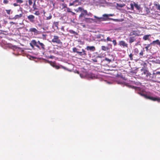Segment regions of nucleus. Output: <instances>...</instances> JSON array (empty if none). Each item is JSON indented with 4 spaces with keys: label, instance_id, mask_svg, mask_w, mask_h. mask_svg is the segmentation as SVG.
Here are the masks:
<instances>
[{
    "label": "nucleus",
    "instance_id": "9d476101",
    "mask_svg": "<svg viewBox=\"0 0 160 160\" xmlns=\"http://www.w3.org/2000/svg\"><path fill=\"white\" fill-rule=\"evenodd\" d=\"M82 51H78V54L80 56H86L87 54L86 53V52L84 49H82L81 50Z\"/></svg>",
    "mask_w": 160,
    "mask_h": 160
},
{
    "label": "nucleus",
    "instance_id": "aec40b11",
    "mask_svg": "<svg viewBox=\"0 0 160 160\" xmlns=\"http://www.w3.org/2000/svg\"><path fill=\"white\" fill-rule=\"evenodd\" d=\"M22 13L20 14L19 15H16L14 16L13 18L14 19L19 18H20L21 17H22Z\"/></svg>",
    "mask_w": 160,
    "mask_h": 160
},
{
    "label": "nucleus",
    "instance_id": "dca6fc26",
    "mask_svg": "<svg viewBox=\"0 0 160 160\" xmlns=\"http://www.w3.org/2000/svg\"><path fill=\"white\" fill-rule=\"evenodd\" d=\"M159 42V40L157 39L156 40L152 41V42L151 43V44L153 45V46H155L156 45H158Z\"/></svg>",
    "mask_w": 160,
    "mask_h": 160
},
{
    "label": "nucleus",
    "instance_id": "4468645a",
    "mask_svg": "<svg viewBox=\"0 0 160 160\" xmlns=\"http://www.w3.org/2000/svg\"><path fill=\"white\" fill-rule=\"evenodd\" d=\"M151 37L150 34L146 35L143 36V39L144 40H149L150 38Z\"/></svg>",
    "mask_w": 160,
    "mask_h": 160
},
{
    "label": "nucleus",
    "instance_id": "338daca9",
    "mask_svg": "<svg viewBox=\"0 0 160 160\" xmlns=\"http://www.w3.org/2000/svg\"><path fill=\"white\" fill-rule=\"evenodd\" d=\"M43 12H44V13L45 14V12H44V10H43Z\"/></svg>",
    "mask_w": 160,
    "mask_h": 160
},
{
    "label": "nucleus",
    "instance_id": "bb28decb",
    "mask_svg": "<svg viewBox=\"0 0 160 160\" xmlns=\"http://www.w3.org/2000/svg\"><path fill=\"white\" fill-rule=\"evenodd\" d=\"M134 52L136 55H137L139 52L138 49L137 48H135L134 49Z\"/></svg>",
    "mask_w": 160,
    "mask_h": 160
},
{
    "label": "nucleus",
    "instance_id": "6e6d98bb",
    "mask_svg": "<svg viewBox=\"0 0 160 160\" xmlns=\"http://www.w3.org/2000/svg\"><path fill=\"white\" fill-rule=\"evenodd\" d=\"M10 23L11 24H15V22H10Z\"/></svg>",
    "mask_w": 160,
    "mask_h": 160
},
{
    "label": "nucleus",
    "instance_id": "4be33fe9",
    "mask_svg": "<svg viewBox=\"0 0 160 160\" xmlns=\"http://www.w3.org/2000/svg\"><path fill=\"white\" fill-rule=\"evenodd\" d=\"M104 35H102L101 34H98L96 36V37L97 38H104Z\"/></svg>",
    "mask_w": 160,
    "mask_h": 160
},
{
    "label": "nucleus",
    "instance_id": "603ef678",
    "mask_svg": "<svg viewBox=\"0 0 160 160\" xmlns=\"http://www.w3.org/2000/svg\"><path fill=\"white\" fill-rule=\"evenodd\" d=\"M157 9L158 10H160V5H158L157 7Z\"/></svg>",
    "mask_w": 160,
    "mask_h": 160
},
{
    "label": "nucleus",
    "instance_id": "c85d7f7f",
    "mask_svg": "<svg viewBox=\"0 0 160 160\" xmlns=\"http://www.w3.org/2000/svg\"><path fill=\"white\" fill-rule=\"evenodd\" d=\"M36 4H35V0L34 1V3L33 5V10H35L38 9V8H37L36 7Z\"/></svg>",
    "mask_w": 160,
    "mask_h": 160
},
{
    "label": "nucleus",
    "instance_id": "69168bd1",
    "mask_svg": "<svg viewBox=\"0 0 160 160\" xmlns=\"http://www.w3.org/2000/svg\"><path fill=\"white\" fill-rule=\"evenodd\" d=\"M73 5V3H70V5Z\"/></svg>",
    "mask_w": 160,
    "mask_h": 160
},
{
    "label": "nucleus",
    "instance_id": "f3484780",
    "mask_svg": "<svg viewBox=\"0 0 160 160\" xmlns=\"http://www.w3.org/2000/svg\"><path fill=\"white\" fill-rule=\"evenodd\" d=\"M94 17L96 18L97 21H103L105 20V18L103 17H100L99 18L95 16H94Z\"/></svg>",
    "mask_w": 160,
    "mask_h": 160
},
{
    "label": "nucleus",
    "instance_id": "7ed1b4c3",
    "mask_svg": "<svg viewBox=\"0 0 160 160\" xmlns=\"http://www.w3.org/2000/svg\"><path fill=\"white\" fill-rule=\"evenodd\" d=\"M152 76L151 77L152 80L151 81L152 82H156V79L159 78H160V72L157 71L155 72H153L152 74Z\"/></svg>",
    "mask_w": 160,
    "mask_h": 160
},
{
    "label": "nucleus",
    "instance_id": "ddd939ff",
    "mask_svg": "<svg viewBox=\"0 0 160 160\" xmlns=\"http://www.w3.org/2000/svg\"><path fill=\"white\" fill-rule=\"evenodd\" d=\"M92 20L93 19L92 18H83L82 21L83 22H91V20Z\"/></svg>",
    "mask_w": 160,
    "mask_h": 160
},
{
    "label": "nucleus",
    "instance_id": "09e8293b",
    "mask_svg": "<svg viewBox=\"0 0 160 160\" xmlns=\"http://www.w3.org/2000/svg\"><path fill=\"white\" fill-rule=\"evenodd\" d=\"M92 15L91 13H88L87 12V14H86V17H88V16H90Z\"/></svg>",
    "mask_w": 160,
    "mask_h": 160
},
{
    "label": "nucleus",
    "instance_id": "a19ab883",
    "mask_svg": "<svg viewBox=\"0 0 160 160\" xmlns=\"http://www.w3.org/2000/svg\"><path fill=\"white\" fill-rule=\"evenodd\" d=\"M53 67L56 69H58L60 68L59 66L56 65H53Z\"/></svg>",
    "mask_w": 160,
    "mask_h": 160
},
{
    "label": "nucleus",
    "instance_id": "f704fd0d",
    "mask_svg": "<svg viewBox=\"0 0 160 160\" xmlns=\"http://www.w3.org/2000/svg\"><path fill=\"white\" fill-rule=\"evenodd\" d=\"M105 60L107 61L108 63H110V62H111V59H110L107 58H105Z\"/></svg>",
    "mask_w": 160,
    "mask_h": 160
},
{
    "label": "nucleus",
    "instance_id": "5fc2aeb1",
    "mask_svg": "<svg viewBox=\"0 0 160 160\" xmlns=\"http://www.w3.org/2000/svg\"><path fill=\"white\" fill-rule=\"evenodd\" d=\"M146 11L148 13V12H149V10L148 9V8H146Z\"/></svg>",
    "mask_w": 160,
    "mask_h": 160
},
{
    "label": "nucleus",
    "instance_id": "1a4fd4ad",
    "mask_svg": "<svg viewBox=\"0 0 160 160\" xmlns=\"http://www.w3.org/2000/svg\"><path fill=\"white\" fill-rule=\"evenodd\" d=\"M129 38V43L131 44L132 42L136 41L137 37L136 36H131Z\"/></svg>",
    "mask_w": 160,
    "mask_h": 160
},
{
    "label": "nucleus",
    "instance_id": "680f3d73",
    "mask_svg": "<svg viewBox=\"0 0 160 160\" xmlns=\"http://www.w3.org/2000/svg\"><path fill=\"white\" fill-rule=\"evenodd\" d=\"M37 44H39L40 43H41V42H40L39 41H38L37 42Z\"/></svg>",
    "mask_w": 160,
    "mask_h": 160
},
{
    "label": "nucleus",
    "instance_id": "b1692460",
    "mask_svg": "<svg viewBox=\"0 0 160 160\" xmlns=\"http://www.w3.org/2000/svg\"><path fill=\"white\" fill-rule=\"evenodd\" d=\"M78 49L74 47L72 48V51L74 52H76L77 53L78 51Z\"/></svg>",
    "mask_w": 160,
    "mask_h": 160
},
{
    "label": "nucleus",
    "instance_id": "a878e982",
    "mask_svg": "<svg viewBox=\"0 0 160 160\" xmlns=\"http://www.w3.org/2000/svg\"><path fill=\"white\" fill-rule=\"evenodd\" d=\"M117 5L119 7L122 8L125 6L124 4L117 3Z\"/></svg>",
    "mask_w": 160,
    "mask_h": 160
},
{
    "label": "nucleus",
    "instance_id": "0eeeda50",
    "mask_svg": "<svg viewBox=\"0 0 160 160\" xmlns=\"http://www.w3.org/2000/svg\"><path fill=\"white\" fill-rule=\"evenodd\" d=\"M118 45L121 47H122L123 48H128V44L124 41H120L119 42Z\"/></svg>",
    "mask_w": 160,
    "mask_h": 160
},
{
    "label": "nucleus",
    "instance_id": "2eb2a0df",
    "mask_svg": "<svg viewBox=\"0 0 160 160\" xmlns=\"http://www.w3.org/2000/svg\"><path fill=\"white\" fill-rule=\"evenodd\" d=\"M29 31L31 32H33L35 34H38L39 31H38L35 28H32L30 29Z\"/></svg>",
    "mask_w": 160,
    "mask_h": 160
},
{
    "label": "nucleus",
    "instance_id": "cd10ccee",
    "mask_svg": "<svg viewBox=\"0 0 160 160\" xmlns=\"http://www.w3.org/2000/svg\"><path fill=\"white\" fill-rule=\"evenodd\" d=\"M144 51V49L143 50H142L141 51V52L139 53V56L142 57L143 56V52Z\"/></svg>",
    "mask_w": 160,
    "mask_h": 160
},
{
    "label": "nucleus",
    "instance_id": "864d4df0",
    "mask_svg": "<svg viewBox=\"0 0 160 160\" xmlns=\"http://www.w3.org/2000/svg\"><path fill=\"white\" fill-rule=\"evenodd\" d=\"M13 5L14 6H18V4H17L16 3H14L13 4Z\"/></svg>",
    "mask_w": 160,
    "mask_h": 160
},
{
    "label": "nucleus",
    "instance_id": "052dcab7",
    "mask_svg": "<svg viewBox=\"0 0 160 160\" xmlns=\"http://www.w3.org/2000/svg\"><path fill=\"white\" fill-rule=\"evenodd\" d=\"M108 45L109 46H111V47H112V44H108Z\"/></svg>",
    "mask_w": 160,
    "mask_h": 160
},
{
    "label": "nucleus",
    "instance_id": "3c124183",
    "mask_svg": "<svg viewBox=\"0 0 160 160\" xmlns=\"http://www.w3.org/2000/svg\"><path fill=\"white\" fill-rule=\"evenodd\" d=\"M54 58V57L52 55H51L49 56V58L51 59H53Z\"/></svg>",
    "mask_w": 160,
    "mask_h": 160
},
{
    "label": "nucleus",
    "instance_id": "6e6552de",
    "mask_svg": "<svg viewBox=\"0 0 160 160\" xmlns=\"http://www.w3.org/2000/svg\"><path fill=\"white\" fill-rule=\"evenodd\" d=\"M140 32L139 31H133L131 32L129 34V36L135 35V36H139L141 35Z\"/></svg>",
    "mask_w": 160,
    "mask_h": 160
},
{
    "label": "nucleus",
    "instance_id": "20e7f679",
    "mask_svg": "<svg viewBox=\"0 0 160 160\" xmlns=\"http://www.w3.org/2000/svg\"><path fill=\"white\" fill-rule=\"evenodd\" d=\"M78 9L81 12V14L79 16V18L82 20L83 19L82 18H85V17H86V14H87V11L86 10L83 9V8H82L80 7H79L78 8Z\"/></svg>",
    "mask_w": 160,
    "mask_h": 160
},
{
    "label": "nucleus",
    "instance_id": "a18cd8bd",
    "mask_svg": "<svg viewBox=\"0 0 160 160\" xmlns=\"http://www.w3.org/2000/svg\"><path fill=\"white\" fill-rule=\"evenodd\" d=\"M54 26L56 27H58V22H54Z\"/></svg>",
    "mask_w": 160,
    "mask_h": 160
},
{
    "label": "nucleus",
    "instance_id": "4d7b16f0",
    "mask_svg": "<svg viewBox=\"0 0 160 160\" xmlns=\"http://www.w3.org/2000/svg\"><path fill=\"white\" fill-rule=\"evenodd\" d=\"M135 84H137L138 85H139V84H140V82H136V83H135Z\"/></svg>",
    "mask_w": 160,
    "mask_h": 160
},
{
    "label": "nucleus",
    "instance_id": "774afa93",
    "mask_svg": "<svg viewBox=\"0 0 160 160\" xmlns=\"http://www.w3.org/2000/svg\"><path fill=\"white\" fill-rule=\"evenodd\" d=\"M61 1L62 2H64V0H61Z\"/></svg>",
    "mask_w": 160,
    "mask_h": 160
},
{
    "label": "nucleus",
    "instance_id": "79ce46f5",
    "mask_svg": "<svg viewBox=\"0 0 160 160\" xmlns=\"http://www.w3.org/2000/svg\"><path fill=\"white\" fill-rule=\"evenodd\" d=\"M17 3H22L23 2V1L22 0H16Z\"/></svg>",
    "mask_w": 160,
    "mask_h": 160
},
{
    "label": "nucleus",
    "instance_id": "8fccbe9b",
    "mask_svg": "<svg viewBox=\"0 0 160 160\" xmlns=\"http://www.w3.org/2000/svg\"><path fill=\"white\" fill-rule=\"evenodd\" d=\"M8 1L7 0H4L3 1V3L5 4H7V3H8Z\"/></svg>",
    "mask_w": 160,
    "mask_h": 160
},
{
    "label": "nucleus",
    "instance_id": "c03bdc74",
    "mask_svg": "<svg viewBox=\"0 0 160 160\" xmlns=\"http://www.w3.org/2000/svg\"><path fill=\"white\" fill-rule=\"evenodd\" d=\"M28 3L29 5H31L32 3V0H28Z\"/></svg>",
    "mask_w": 160,
    "mask_h": 160
},
{
    "label": "nucleus",
    "instance_id": "2f4dec72",
    "mask_svg": "<svg viewBox=\"0 0 160 160\" xmlns=\"http://www.w3.org/2000/svg\"><path fill=\"white\" fill-rule=\"evenodd\" d=\"M112 42L114 46H115L117 45V42L116 40H113Z\"/></svg>",
    "mask_w": 160,
    "mask_h": 160
},
{
    "label": "nucleus",
    "instance_id": "f8f14e48",
    "mask_svg": "<svg viewBox=\"0 0 160 160\" xmlns=\"http://www.w3.org/2000/svg\"><path fill=\"white\" fill-rule=\"evenodd\" d=\"M86 49L87 50H89L91 51H94L95 50V47L93 46H88L86 47Z\"/></svg>",
    "mask_w": 160,
    "mask_h": 160
},
{
    "label": "nucleus",
    "instance_id": "a211bd4d",
    "mask_svg": "<svg viewBox=\"0 0 160 160\" xmlns=\"http://www.w3.org/2000/svg\"><path fill=\"white\" fill-rule=\"evenodd\" d=\"M134 6L137 10H139L141 9L140 5H138L137 3L134 2Z\"/></svg>",
    "mask_w": 160,
    "mask_h": 160
},
{
    "label": "nucleus",
    "instance_id": "e433bc0d",
    "mask_svg": "<svg viewBox=\"0 0 160 160\" xmlns=\"http://www.w3.org/2000/svg\"><path fill=\"white\" fill-rule=\"evenodd\" d=\"M131 6V10H133L134 7V3H131L130 4Z\"/></svg>",
    "mask_w": 160,
    "mask_h": 160
},
{
    "label": "nucleus",
    "instance_id": "7c9ffc66",
    "mask_svg": "<svg viewBox=\"0 0 160 160\" xmlns=\"http://www.w3.org/2000/svg\"><path fill=\"white\" fill-rule=\"evenodd\" d=\"M112 20L115 22H122L123 21V20L122 19H112Z\"/></svg>",
    "mask_w": 160,
    "mask_h": 160
},
{
    "label": "nucleus",
    "instance_id": "58836bf2",
    "mask_svg": "<svg viewBox=\"0 0 160 160\" xmlns=\"http://www.w3.org/2000/svg\"><path fill=\"white\" fill-rule=\"evenodd\" d=\"M52 18V16L51 14H50V15L48 16L47 17V20H50V19Z\"/></svg>",
    "mask_w": 160,
    "mask_h": 160
},
{
    "label": "nucleus",
    "instance_id": "c9c22d12",
    "mask_svg": "<svg viewBox=\"0 0 160 160\" xmlns=\"http://www.w3.org/2000/svg\"><path fill=\"white\" fill-rule=\"evenodd\" d=\"M35 15L38 16L40 14V13L39 11H36L35 13H34Z\"/></svg>",
    "mask_w": 160,
    "mask_h": 160
},
{
    "label": "nucleus",
    "instance_id": "393cba45",
    "mask_svg": "<svg viewBox=\"0 0 160 160\" xmlns=\"http://www.w3.org/2000/svg\"><path fill=\"white\" fill-rule=\"evenodd\" d=\"M69 32L70 33H72V34H73L74 35H77V33L76 32H75V31H73L72 30H69Z\"/></svg>",
    "mask_w": 160,
    "mask_h": 160
},
{
    "label": "nucleus",
    "instance_id": "9b49d317",
    "mask_svg": "<svg viewBox=\"0 0 160 160\" xmlns=\"http://www.w3.org/2000/svg\"><path fill=\"white\" fill-rule=\"evenodd\" d=\"M28 18L32 22H33L35 21V17L32 15H30L28 16Z\"/></svg>",
    "mask_w": 160,
    "mask_h": 160
},
{
    "label": "nucleus",
    "instance_id": "6ab92c4d",
    "mask_svg": "<svg viewBox=\"0 0 160 160\" xmlns=\"http://www.w3.org/2000/svg\"><path fill=\"white\" fill-rule=\"evenodd\" d=\"M152 62L154 63L160 64V60L155 59L152 61Z\"/></svg>",
    "mask_w": 160,
    "mask_h": 160
},
{
    "label": "nucleus",
    "instance_id": "13d9d810",
    "mask_svg": "<svg viewBox=\"0 0 160 160\" xmlns=\"http://www.w3.org/2000/svg\"><path fill=\"white\" fill-rule=\"evenodd\" d=\"M75 2H81V1H80V0H75Z\"/></svg>",
    "mask_w": 160,
    "mask_h": 160
},
{
    "label": "nucleus",
    "instance_id": "473e14b6",
    "mask_svg": "<svg viewBox=\"0 0 160 160\" xmlns=\"http://www.w3.org/2000/svg\"><path fill=\"white\" fill-rule=\"evenodd\" d=\"M151 45V44H149L147 45V46L145 47V48L146 49L147 51H148V48L150 47Z\"/></svg>",
    "mask_w": 160,
    "mask_h": 160
},
{
    "label": "nucleus",
    "instance_id": "bf43d9fd",
    "mask_svg": "<svg viewBox=\"0 0 160 160\" xmlns=\"http://www.w3.org/2000/svg\"><path fill=\"white\" fill-rule=\"evenodd\" d=\"M108 17L109 16H113V15L112 14H108Z\"/></svg>",
    "mask_w": 160,
    "mask_h": 160
},
{
    "label": "nucleus",
    "instance_id": "49530a36",
    "mask_svg": "<svg viewBox=\"0 0 160 160\" xmlns=\"http://www.w3.org/2000/svg\"><path fill=\"white\" fill-rule=\"evenodd\" d=\"M132 56H133V55L132 53H131L129 55V57L130 58L131 60H132L133 59Z\"/></svg>",
    "mask_w": 160,
    "mask_h": 160
},
{
    "label": "nucleus",
    "instance_id": "ea45409f",
    "mask_svg": "<svg viewBox=\"0 0 160 160\" xmlns=\"http://www.w3.org/2000/svg\"><path fill=\"white\" fill-rule=\"evenodd\" d=\"M6 11L7 13L8 14H10V12L11 11V10H6Z\"/></svg>",
    "mask_w": 160,
    "mask_h": 160
},
{
    "label": "nucleus",
    "instance_id": "4c0bfd02",
    "mask_svg": "<svg viewBox=\"0 0 160 160\" xmlns=\"http://www.w3.org/2000/svg\"><path fill=\"white\" fill-rule=\"evenodd\" d=\"M95 76L93 74H91L89 76V78L92 79H93L95 78Z\"/></svg>",
    "mask_w": 160,
    "mask_h": 160
},
{
    "label": "nucleus",
    "instance_id": "5701e85b",
    "mask_svg": "<svg viewBox=\"0 0 160 160\" xmlns=\"http://www.w3.org/2000/svg\"><path fill=\"white\" fill-rule=\"evenodd\" d=\"M138 71V70H131L130 71V73H132V74H134V73L136 74H137L136 75L137 76Z\"/></svg>",
    "mask_w": 160,
    "mask_h": 160
},
{
    "label": "nucleus",
    "instance_id": "0e129e2a",
    "mask_svg": "<svg viewBox=\"0 0 160 160\" xmlns=\"http://www.w3.org/2000/svg\"><path fill=\"white\" fill-rule=\"evenodd\" d=\"M158 45H159V46L160 47V42H159V44H158Z\"/></svg>",
    "mask_w": 160,
    "mask_h": 160
},
{
    "label": "nucleus",
    "instance_id": "f257e3e1",
    "mask_svg": "<svg viewBox=\"0 0 160 160\" xmlns=\"http://www.w3.org/2000/svg\"><path fill=\"white\" fill-rule=\"evenodd\" d=\"M137 76L143 79L151 81V77L152 76V73L143 68L138 70Z\"/></svg>",
    "mask_w": 160,
    "mask_h": 160
},
{
    "label": "nucleus",
    "instance_id": "72a5a7b5",
    "mask_svg": "<svg viewBox=\"0 0 160 160\" xmlns=\"http://www.w3.org/2000/svg\"><path fill=\"white\" fill-rule=\"evenodd\" d=\"M106 40V42L108 41L112 42V40L111 38H110L109 37H107Z\"/></svg>",
    "mask_w": 160,
    "mask_h": 160
},
{
    "label": "nucleus",
    "instance_id": "c756f323",
    "mask_svg": "<svg viewBox=\"0 0 160 160\" xmlns=\"http://www.w3.org/2000/svg\"><path fill=\"white\" fill-rule=\"evenodd\" d=\"M39 44L41 46L42 48L43 49H45V45L43 43L41 42V43H40Z\"/></svg>",
    "mask_w": 160,
    "mask_h": 160
},
{
    "label": "nucleus",
    "instance_id": "423d86ee",
    "mask_svg": "<svg viewBox=\"0 0 160 160\" xmlns=\"http://www.w3.org/2000/svg\"><path fill=\"white\" fill-rule=\"evenodd\" d=\"M30 44L32 48H34V46H36L38 48H40V47L37 44V42L35 40H32L31 41V42L30 43Z\"/></svg>",
    "mask_w": 160,
    "mask_h": 160
},
{
    "label": "nucleus",
    "instance_id": "39448f33",
    "mask_svg": "<svg viewBox=\"0 0 160 160\" xmlns=\"http://www.w3.org/2000/svg\"><path fill=\"white\" fill-rule=\"evenodd\" d=\"M52 41L53 43H56L58 44H62V42L59 39V37L57 36H54Z\"/></svg>",
    "mask_w": 160,
    "mask_h": 160
},
{
    "label": "nucleus",
    "instance_id": "de8ad7c7",
    "mask_svg": "<svg viewBox=\"0 0 160 160\" xmlns=\"http://www.w3.org/2000/svg\"><path fill=\"white\" fill-rule=\"evenodd\" d=\"M100 41H101L106 42V39H104V38H101Z\"/></svg>",
    "mask_w": 160,
    "mask_h": 160
},
{
    "label": "nucleus",
    "instance_id": "e2e57ef3",
    "mask_svg": "<svg viewBox=\"0 0 160 160\" xmlns=\"http://www.w3.org/2000/svg\"><path fill=\"white\" fill-rule=\"evenodd\" d=\"M93 61L94 62H97V60H93Z\"/></svg>",
    "mask_w": 160,
    "mask_h": 160
},
{
    "label": "nucleus",
    "instance_id": "37998d69",
    "mask_svg": "<svg viewBox=\"0 0 160 160\" xmlns=\"http://www.w3.org/2000/svg\"><path fill=\"white\" fill-rule=\"evenodd\" d=\"M103 16L104 17H105L106 18H107L108 17V14H104L103 15Z\"/></svg>",
    "mask_w": 160,
    "mask_h": 160
},
{
    "label": "nucleus",
    "instance_id": "f03ea898",
    "mask_svg": "<svg viewBox=\"0 0 160 160\" xmlns=\"http://www.w3.org/2000/svg\"><path fill=\"white\" fill-rule=\"evenodd\" d=\"M129 87L130 88H131L133 89H134L138 91L137 93L140 94L141 96L143 97L144 98H145L146 99H149L150 100L153 101H156L157 100H159L157 98H154L153 97H151L150 96L147 95L145 94V93H144L143 92H142L140 91L141 88L139 87H136L132 86H129Z\"/></svg>",
    "mask_w": 160,
    "mask_h": 160
},
{
    "label": "nucleus",
    "instance_id": "412c9836",
    "mask_svg": "<svg viewBox=\"0 0 160 160\" xmlns=\"http://www.w3.org/2000/svg\"><path fill=\"white\" fill-rule=\"evenodd\" d=\"M102 49L104 51H106L109 49L108 47H106L104 46H102L101 47Z\"/></svg>",
    "mask_w": 160,
    "mask_h": 160
}]
</instances>
